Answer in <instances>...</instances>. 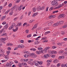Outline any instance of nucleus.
Here are the masks:
<instances>
[{
  "instance_id": "f257e3e1",
  "label": "nucleus",
  "mask_w": 67,
  "mask_h": 67,
  "mask_svg": "<svg viewBox=\"0 0 67 67\" xmlns=\"http://www.w3.org/2000/svg\"><path fill=\"white\" fill-rule=\"evenodd\" d=\"M52 5V6L55 7H56L58 4L57 2V1H52L51 3Z\"/></svg>"
},
{
  "instance_id": "f03ea898",
  "label": "nucleus",
  "mask_w": 67,
  "mask_h": 67,
  "mask_svg": "<svg viewBox=\"0 0 67 67\" xmlns=\"http://www.w3.org/2000/svg\"><path fill=\"white\" fill-rule=\"evenodd\" d=\"M30 57L32 58H35L37 57L36 54H35L34 53H30Z\"/></svg>"
},
{
  "instance_id": "7ed1b4c3",
  "label": "nucleus",
  "mask_w": 67,
  "mask_h": 67,
  "mask_svg": "<svg viewBox=\"0 0 67 67\" xmlns=\"http://www.w3.org/2000/svg\"><path fill=\"white\" fill-rule=\"evenodd\" d=\"M44 58L47 59V58H48V57H49L50 56H49V54H44Z\"/></svg>"
},
{
  "instance_id": "20e7f679",
  "label": "nucleus",
  "mask_w": 67,
  "mask_h": 67,
  "mask_svg": "<svg viewBox=\"0 0 67 67\" xmlns=\"http://www.w3.org/2000/svg\"><path fill=\"white\" fill-rule=\"evenodd\" d=\"M18 48H23L24 47V46L23 44H19L18 46Z\"/></svg>"
},
{
  "instance_id": "39448f33",
  "label": "nucleus",
  "mask_w": 67,
  "mask_h": 67,
  "mask_svg": "<svg viewBox=\"0 0 67 67\" xmlns=\"http://www.w3.org/2000/svg\"><path fill=\"white\" fill-rule=\"evenodd\" d=\"M43 52H44V51L41 50V51H40L39 52L38 51H36V53L37 54V55H40V53H43Z\"/></svg>"
},
{
  "instance_id": "423d86ee",
  "label": "nucleus",
  "mask_w": 67,
  "mask_h": 67,
  "mask_svg": "<svg viewBox=\"0 0 67 67\" xmlns=\"http://www.w3.org/2000/svg\"><path fill=\"white\" fill-rule=\"evenodd\" d=\"M17 7V6H16V5H14V6H13L11 9L12 11H13V10H14Z\"/></svg>"
},
{
  "instance_id": "0eeeda50",
  "label": "nucleus",
  "mask_w": 67,
  "mask_h": 67,
  "mask_svg": "<svg viewBox=\"0 0 67 67\" xmlns=\"http://www.w3.org/2000/svg\"><path fill=\"white\" fill-rule=\"evenodd\" d=\"M37 24H36L31 29L32 30H34V29H36V27H37Z\"/></svg>"
},
{
  "instance_id": "6e6552de",
  "label": "nucleus",
  "mask_w": 67,
  "mask_h": 67,
  "mask_svg": "<svg viewBox=\"0 0 67 67\" xmlns=\"http://www.w3.org/2000/svg\"><path fill=\"white\" fill-rule=\"evenodd\" d=\"M11 65L10 64V63L7 62V64H6V65L5 67H11Z\"/></svg>"
},
{
  "instance_id": "1a4fd4ad",
  "label": "nucleus",
  "mask_w": 67,
  "mask_h": 67,
  "mask_svg": "<svg viewBox=\"0 0 67 67\" xmlns=\"http://www.w3.org/2000/svg\"><path fill=\"white\" fill-rule=\"evenodd\" d=\"M65 14H62L59 15V16L60 18H63V17H65Z\"/></svg>"
},
{
  "instance_id": "9d476101",
  "label": "nucleus",
  "mask_w": 67,
  "mask_h": 67,
  "mask_svg": "<svg viewBox=\"0 0 67 67\" xmlns=\"http://www.w3.org/2000/svg\"><path fill=\"white\" fill-rule=\"evenodd\" d=\"M63 5V4H59L58 5V7H57L56 8L57 9H59V8H60L61 7H62V6Z\"/></svg>"
},
{
  "instance_id": "9b49d317",
  "label": "nucleus",
  "mask_w": 67,
  "mask_h": 67,
  "mask_svg": "<svg viewBox=\"0 0 67 67\" xmlns=\"http://www.w3.org/2000/svg\"><path fill=\"white\" fill-rule=\"evenodd\" d=\"M31 55V53H30L28 55L27 54H26L24 55V57H26V58H27L28 57V56H30V55Z\"/></svg>"
},
{
  "instance_id": "f8f14e48",
  "label": "nucleus",
  "mask_w": 67,
  "mask_h": 67,
  "mask_svg": "<svg viewBox=\"0 0 67 67\" xmlns=\"http://www.w3.org/2000/svg\"><path fill=\"white\" fill-rule=\"evenodd\" d=\"M22 7H23V5H21L20 7H19L18 8V9L19 11H21L22 9Z\"/></svg>"
},
{
  "instance_id": "ddd939ff",
  "label": "nucleus",
  "mask_w": 67,
  "mask_h": 67,
  "mask_svg": "<svg viewBox=\"0 0 67 67\" xmlns=\"http://www.w3.org/2000/svg\"><path fill=\"white\" fill-rule=\"evenodd\" d=\"M8 27V24H6L4 26V28L5 30L7 29Z\"/></svg>"
},
{
  "instance_id": "4468645a",
  "label": "nucleus",
  "mask_w": 67,
  "mask_h": 67,
  "mask_svg": "<svg viewBox=\"0 0 67 67\" xmlns=\"http://www.w3.org/2000/svg\"><path fill=\"white\" fill-rule=\"evenodd\" d=\"M59 62V61L57 59H56L53 62V63H57Z\"/></svg>"
},
{
  "instance_id": "2eb2a0df",
  "label": "nucleus",
  "mask_w": 67,
  "mask_h": 67,
  "mask_svg": "<svg viewBox=\"0 0 67 67\" xmlns=\"http://www.w3.org/2000/svg\"><path fill=\"white\" fill-rule=\"evenodd\" d=\"M58 24V22L57 23L53 24V26H54V27H55V26H57Z\"/></svg>"
},
{
  "instance_id": "dca6fc26",
  "label": "nucleus",
  "mask_w": 67,
  "mask_h": 67,
  "mask_svg": "<svg viewBox=\"0 0 67 67\" xmlns=\"http://www.w3.org/2000/svg\"><path fill=\"white\" fill-rule=\"evenodd\" d=\"M53 23L54 22L53 21H52L50 23H49L48 24V26H51L52 24H53Z\"/></svg>"
},
{
  "instance_id": "f3484780",
  "label": "nucleus",
  "mask_w": 67,
  "mask_h": 67,
  "mask_svg": "<svg viewBox=\"0 0 67 67\" xmlns=\"http://www.w3.org/2000/svg\"><path fill=\"white\" fill-rule=\"evenodd\" d=\"M52 54H57V52L55 51H51Z\"/></svg>"
},
{
  "instance_id": "a211bd4d",
  "label": "nucleus",
  "mask_w": 67,
  "mask_h": 67,
  "mask_svg": "<svg viewBox=\"0 0 67 67\" xmlns=\"http://www.w3.org/2000/svg\"><path fill=\"white\" fill-rule=\"evenodd\" d=\"M0 52L2 54H4V51L2 49H0Z\"/></svg>"
},
{
  "instance_id": "6ab92c4d",
  "label": "nucleus",
  "mask_w": 67,
  "mask_h": 67,
  "mask_svg": "<svg viewBox=\"0 0 67 67\" xmlns=\"http://www.w3.org/2000/svg\"><path fill=\"white\" fill-rule=\"evenodd\" d=\"M58 24H63V23H64V21H58Z\"/></svg>"
},
{
  "instance_id": "aec40b11",
  "label": "nucleus",
  "mask_w": 67,
  "mask_h": 67,
  "mask_svg": "<svg viewBox=\"0 0 67 67\" xmlns=\"http://www.w3.org/2000/svg\"><path fill=\"white\" fill-rule=\"evenodd\" d=\"M49 48H50V47H47L45 48L44 49V51H47L48 50V49H49Z\"/></svg>"
},
{
  "instance_id": "412c9836",
  "label": "nucleus",
  "mask_w": 67,
  "mask_h": 67,
  "mask_svg": "<svg viewBox=\"0 0 67 67\" xmlns=\"http://www.w3.org/2000/svg\"><path fill=\"white\" fill-rule=\"evenodd\" d=\"M22 24V23H18L17 24V25H16V26H21Z\"/></svg>"
},
{
  "instance_id": "4be33fe9",
  "label": "nucleus",
  "mask_w": 67,
  "mask_h": 67,
  "mask_svg": "<svg viewBox=\"0 0 67 67\" xmlns=\"http://www.w3.org/2000/svg\"><path fill=\"white\" fill-rule=\"evenodd\" d=\"M6 38H1V41H5L6 40Z\"/></svg>"
},
{
  "instance_id": "5701e85b",
  "label": "nucleus",
  "mask_w": 67,
  "mask_h": 67,
  "mask_svg": "<svg viewBox=\"0 0 67 67\" xmlns=\"http://www.w3.org/2000/svg\"><path fill=\"white\" fill-rule=\"evenodd\" d=\"M57 45L59 46H62L63 45V43H59L57 44Z\"/></svg>"
},
{
  "instance_id": "b1692460",
  "label": "nucleus",
  "mask_w": 67,
  "mask_h": 67,
  "mask_svg": "<svg viewBox=\"0 0 67 67\" xmlns=\"http://www.w3.org/2000/svg\"><path fill=\"white\" fill-rule=\"evenodd\" d=\"M7 35V33H3L1 35V36H6Z\"/></svg>"
},
{
  "instance_id": "393cba45",
  "label": "nucleus",
  "mask_w": 67,
  "mask_h": 67,
  "mask_svg": "<svg viewBox=\"0 0 67 67\" xmlns=\"http://www.w3.org/2000/svg\"><path fill=\"white\" fill-rule=\"evenodd\" d=\"M35 43V45H37V44H39V43H40V42L36 41Z\"/></svg>"
},
{
  "instance_id": "a878e982",
  "label": "nucleus",
  "mask_w": 67,
  "mask_h": 67,
  "mask_svg": "<svg viewBox=\"0 0 67 67\" xmlns=\"http://www.w3.org/2000/svg\"><path fill=\"white\" fill-rule=\"evenodd\" d=\"M63 55L64 56H67V52H65L63 54Z\"/></svg>"
},
{
  "instance_id": "bb28decb",
  "label": "nucleus",
  "mask_w": 67,
  "mask_h": 67,
  "mask_svg": "<svg viewBox=\"0 0 67 67\" xmlns=\"http://www.w3.org/2000/svg\"><path fill=\"white\" fill-rule=\"evenodd\" d=\"M21 64L23 66H27V64L26 63H22Z\"/></svg>"
},
{
  "instance_id": "cd10ccee",
  "label": "nucleus",
  "mask_w": 67,
  "mask_h": 67,
  "mask_svg": "<svg viewBox=\"0 0 67 67\" xmlns=\"http://www.w3.org/2000/svg\"><path fill=\"white\" fill-rule=\"evenodd\" d=\"M30 50L31 51H35L36 49H35L34 48H32L30 49Z\"/></svg>"
},
{
  "instance_id": "c85d7f7f",
  "label": "nucleus",
  "mask_w": 67,
  "mask_h": 67,
  "mask_svg": "<svg viewBox=\"0 0 67 67\" xmlns=\"http://www.w3.org/2000/svg\"><path fill=\"white\" fill-rule=\"evenodd\" d=\"M65 58V57L64 56H59V58L61 59H64Z\"/></svg>"
},
{
  "instance_id": "c756f323",
  "label": "nucleus",
  "mask_w": 67,
  "mask_h": 67,
  "mask_svg": "<svg viewBox=\"0 0 67 67\" xmlns=\"http://www.w3.org/2000/svg\"><path fill=\"white\" fill-rule=\"evenodd\" d=\"M52 60L50 59L49 60H48L47 61V63H50L51 62H52Z\"/></svg>"
},
{
  "instance_id": "7c9ffc66",
  "label": "nucleus",
  "mask_w": 67,
  "mask_h": 67,
  "mask_svg": "<svg viewBox=\"0 0 67 67\" xmlns=\"http://www.w3.org/2000/svg\"><path fill=\"white\" fill-rule=\"evenodd\" d=\"M5 58L7 60H8V59H9V56L8 55H6L5 57Z\"/></svg>"
},
{
  "instance_id": "2f4dec72",
  "label": "nucleus",
  "mask_w": 67,
  "mask_h": 67,
  "mask_svg": "<svg viewBox=\"0 0 67 67\" xmlns=\"http://www.w3.org/2000/svg\"><path fill=\"white\" fill-rule=\"evenodd\" d=\"M47 38L46 37H44L42 38L41 40H46Z\"/></svg>"
},
{
  "instance_id": "473e14b6",
  "label": "nucleus",
  "mask_w": 67,
  "mask_h": 67,
  "mask_svg": "<svg viewBox=\"0 0 67 67\" xmlns=\"http://www.w3.org/2000/svg\"><path fill=\"white\" fill-rule=\"evenodd\" d=\"M51 65V63H48L46 65V66L47 67H49Z\"/></svg>"
},
{
  "instance_id": "72a5a7b5",
  "label": "nucleus",
  "mask_w": 67,
  "mask_h": 67,
  "mask_svg": "<svg viewBox=\"0 0 67 67\" xmlns=\"http://www.w3.org/2000/svg\"><path fill=\"white\" fill-rule=\"evenodd\" d=\"M22 65L21 63H19L18 64V66L19 67H22Z\"/></svg>"
},
{
  "instance_id": "f704fd0d",
  "label": "nucleus",
  "mask_w": 67,
  "mask_h": 67,
  "mask_svg": "<svg viewBox=\"0 0 67 67\" xmlns=\"http://www.w3.org/2000/svg\"><path fill=\"white\" fill-rule=\"evenodd\" d=\"M13 28L11 26L10 27L8 28V30H12V29Z\"/></svg>"
},
{
  "instance_id": "c9c22d12",
  "label": "nucleus",
  "mask_w": 67,
  "mask_h": 67,
  "mask_svg": "<svg viewBox=\"0 0 67 67\" xmlns=\"http://www.w3.org/2000/svg\"><path fill=\"white\" fill-rule=\"evenodd\" d=\"M36 61L35 60L34 62H32V65H33V64H35V63H36Z\"/></svg>"
},
{
  "instance_id": "e433bc0d",
  "label": "nucleus",
  "mask_w": 67,
  "mask_h": 67,
  "mask_svg": "<svg viewBox=\"0 0 67 67\" xmlns=\"http://www.w3.org/2000/svg\"><path fill=\"white\" fill-rule=\"evenodd\" d=\"M58 12V10L54 11L53 12V13H57Z\"/></svg>"
},
{
  "instance_id": "4c0bfd02",
  "label": "nucleus",
  "mask_w": 67,
  "mask_h": 67,
  "mask_svg": "<svg viewBox=\"0 0 67 67\" xmlns=\"http://www.w3.org/2000/svg\"><path fill=\"white\" fill-rule=\"evenodd\" d=\"M10 51H8L7 52V55H9V54L10 53Z\"/></svg>"
},
{
  "instance_id": "58836bf2",
  "label": "nucleus",
  "mask_w": 67,
  "mask_h": 67,
  "mask_svg": "<svg viewBox=\"0 0 67 67\" xmlns=\"http://www.w3.org/2000/svg\"><path fill=\"white\" fill-rule=\"evenodd\" d=\"M45 9V7H43L41 8V10H44Z\"/></svg>"
},
{
  "instance_id": "ea45409f",
  "label": "nucleus",
  "mask_w": 67,
  "mask_h": 67,
  "mask_svg": "<svg viewBox=\"0 0 67 67\" xmlns=\"http://www.w3.org/2000/svg\"><path fill=\"white\" fill-rule=\"evenodd\" d=\"M31 36H32V35H31V34H30L27 36V37H28V38L31 37Z\"/></svg>"
},
{
  "instance_id": "a19ab883",
  "label": "nucleus",
  "mask_w": 67,
  "mask_h": 67,
  "mask_svg": "<svg viewBox=\"0 0 67 67\" xmlns=\"http://www.w3.org/2000/svg\"><path fill=\"white\" fill-rule=\"evenodd\" d=\"M54 9V7H50L49 9V11H51V10H53Z\"/></svg>"
},
{
  "instance_id": "79ce46f5",
  "label": "nucleus",
  "mask_w": 67,
  "mask_h": 67,
  "mask_svg": "<svg viewBox=\"0 0 67 67\" xmlns=\"http://www.w3.org/2000/svg\"><path fill=\"white\" fill-rule=\"evenodd\" d=\"M27 23H24V24L23 25V26H25L26 25H27Z\"/></svg>"
},
{
  "instance_id": "37998d69",
  "label": "nucleus",
  "mask_w": 67,
  "mask_h": 67,
  "mask_svg": "<svg viewBox=\"0 0 67 67\" xmlns=\"http://www.w3.org/2000/svg\"><path fill=\"white\" fill-rule=\"evenodd\" d=\"M28 60L29 59H24V60L25 62H27Z\"/></svg>"
},
{
  "instance_id": "c03bdc74",
  "label": "nucleus",
  "mask_w": 67,
  "mask_h": 67,
  "mask_svg": "<svg viewBox=\"0 0 67 67\" xmlns=\"http://www.w3.org/2000/svg\"><path fill=\"white\" fill-rule=\"evenodd\" d=\"M15 25V24L14 23H13L12 24V25L11 26L13 28V27Z\"/></svg>"
},
{
  "instance_id": "a18cd8bd",
  "label": "nucleus",
  "mask_w": 67,
  "mask_h": 67,
  "mask_svg": "<svg viewBox=\"0 0 67 67\" xmlns=\"http://www.w3.org/2000/svg\"><path fill=\"white\" fill-rule=\"evenodd\" d=\"M61 33L63 35H64V34H65V32L62 31L61 32Z\"/></svg>"
},
{
  "instance_id": "49530a36",
  "label": "nucleus",
  "mask_w": 67,
  "mask_h": 67,
  "mask_svg": "<svg viewBox=\"0 0 67 67\" xmlns=\"http://www.w3.org/2000/svg\"><path fill=\"white\" fill-rule=\"evenodd\" d=\"M57 34V32H56L55 34H53L52 35L53 36H56Z\"/></svg>"
},
{
  "instance_id": "de8ad7c7",
  "label": "nucleus",
  "mask_w": 67,
  "mask_h": 67,
  "mask_svg": "<svg viewBox=\"0 0 67 67\" xmlns=\"http://www.w3.org/2000/svg\"><path fill=\"white\" fill-rule=\"evenodd\" d=\"M9 11H10V10H8V11H7L6 12H5V14H8V12H9Z\"/></svg>"
},
{
  "instance_id": "09e8293b",
  "label": "nucleus",
  "mask_w": 67,
  "mask_h": 67,
  "mask_svg": "<svg viewBox=\"0 0 67 67\" xmlns=\"http://www.w3.org/2000/svg\"><path fill=\"white\" fill-rule=\"evenodd\" d=\"M23 15H22L20 18V20H22V19H23Z\"/></svg>"
},
{
  "instance_id": "8fccbe9b",
  "label": "nucleus",
  "mask_w": 67,
  "mask_h": 67,
  "mask_svg": "<svg viewBox=\"0 0 67 67\" xmlns=\"http://www.w3.org/2000/svg\"><path fill=\"white\" fill-rule=\"evenodd\" d=\"M15 27L16 28V29H15V30H16V31H18V26H16V25L15 26Z\"/></svg>"
},
{
  "instance_id": "3c124183",
  "label": "nucleus",
  "mask_w": 67,
  "mask_h": 67,
  "mask_svg": "<svg viewBox=\"0 0 67 67\" xmlns=\"http://www.w3.org/2000/svg\"><path fill=\"white\" fill-rule=\"evenodd\" d=\"M43 49V48L42 47H39L38 48V50H42Z\"/></svg>"
},
{
  "instance_id": "603ef678",
  "label": "nucleus",
  "mask_w": 67,
  "mask_h": 67,
  "mask_svg": "<svg viewBox=\"0 0 67 67\" xmlns=\"http://www.w3.org/2000/svg\"><path fill=\"white\" fill-rule=\"evenodd\" d=\"M38 9L39 10H41V7L40 6H39L38 8Z\"/></svg>"
},
{
  "instance_id": "864d4df0",
  "label": "nucleus",
  "mask_w": 67,
  "mask_h": 67,
  "mask_svg": "<svg viewBox=\"0 0 67 67\" xmlns=\"http://www.w3.org/2000/svg\"><path fill=\"white\" fill-rule=\"evenodd\" d=\"M33 11L34 12H35L36 11V8H34L33 9Z\"/></svg>"
},
{
  "instance_id": "5fc2aeb1",
  "label": "nucleus",
  "mask_w": 67,
  "mask_h": 67,
  "mask_svg": "<svg viewBox=\"0 0 67 67\" xmlns=\"http://www.w3.org/2000/svg\"><path fill=\"white\" fill-rule=\"evenodd\" d=\"M5 19V16H3L1 18V20H3Z\"/></svg>"
},
{
  "instance_id": "6e6d98bb",
  "label": "nucleus",
  "mask_w": 67,
  "mask_h": 67,
  "mask_svg": "<svg viewBox=\"0 0 67 67\" xmlns=\"http://www.w3.org/2000/svg\"><path fill=\"white\" fill-rule=\"evenodd\" d=\"M60 66V63H59L57 64V67H59Z\"/></svg>"
},
{
  "instance_id": "4d7b16f0",
  "label": "nucleus",
  "mask_w": 67,
  "mask_h": 67,
  "mask_svg": "<svg viewBox=\"0 0 67 67\" xmlns=\"http://www.w3.org/2000/svg\"><path fill=\"white\" fill-rule=\"evenodd\" d=\"M13 14V11L9 13V15H12Z\"/></svg>"
},
{
  "instance_id": "13d9d810",
  "label": "nucleus",
  "mask_w": 67,
  "mask_h": 67,
  "mask_svg": "<svg viewBox=\"0 0 67 67\" xmlns=\"http://www.w3.org/2000/svg\"><path fill=\"white\" fill-rule=\"evenodd\" d=\"M20 0H17L16 1V3H18V2H19L20 1Z\"/></svg>"
},
{
  "instance_id": "bf43d9fd",
  "label": "nucleus",
  "mask_w": 67,
  "mask_h": 67,
  "mask_svg": "<svg viewBox=\"0 0 67 67\" xmlns=\"http://www.w3.org/2000/svg\"><path fill=\"white\" fill-rule=\"evenodd\" d=\"M64 52L63 51H59V53H63Z\"/></svg>"
},
{
  "instance_id": "052dcab7",
  "label": "nucleus",
  "mask_w": 67,
  "mask_h": 67,
  "mask_svg": "<svg viewBox=\"0 0 67 67\" xmlns=\"http://www.w3.org/2000/svg\"><path fill=\"white\" fill-rule=\"evenodd\" d=\"M61 67H66V66H65V64H63V65H62Z\"/></svg>"
},
{
  "instance_id": "680f3d73",
  "label": "nucleus",
  "mask_w": 67,
  "mask_h": 67,
  "mask_svg": "<svg viewBox=\"0 0 67 67\" xmlns=\"http://www.w3.org/2000/svg\"><path fill=\"white\" fill-rule=\"evenodd\" d=\"M12 6V4L10 3L8 4V7H11Z\"/></svg>"
},
{
  "instance_id": "e2e57ef3",
  "label": "nucleus",
  "mask_w": 67,
  "mask_h": 67,
  "mask_svg": "<svg viewBox=\"0 0 67 67\" xmlns=\"http://www.w3.org/2000/svg\"><path fill=\"white\" fill-rule=\"evenodd\" d=\"M19 48V47H18H18H16L14 49V50L15 51V50H16V49H18V48Z\"/></svg>"
},
{
  "instance_id": "0e129e2a",
  "label": "nucleus",
  "mask_w": 67,
  "mask_h": 67,
  "mask_svg": "<svg viewBox=\"0 0 67 67\" xmlns=\"http://www.w3.org/2000/svg\"><path fill=\"white\" fill-rule=\"evenodd\" d=\"M57 47L55 46H54L52 47V48H53V49H54L55 48H56Z\"/></svg>"
},
{
  "instance_id": "69168bd1",
  "label": "nucleus",
  "mask_w": 67,
  "mask_h": 67,
  "mask_svg": "<svg viewBox=\"0 0 67 67\" xmlns=\"http://www.w3.org/2000/svg\"><path fill=\"white\" fill-rule=\"evenodd\" d=\"M7 60H3L2 61H1V62H2V63H4V62H5Z\"/></svg>"
},
{
  "instance_id": "338daca9",
  "label": "nucleus",
  "mask_w": 67,
  "mask_h": 67,
  "mask_svg": "<svg viewBox=\"0 0 67 67\" xmlns=\"http://www.w3.org/2000/svg\"><path fill=\"white\" fill-rule=\"evenodd\" d=\"M17 19H18V17H16V18H15L14 19V21H16V20H17Z\"/></svg>"
},
{
  "instance_id": "774afa93",
  "label": "nucleus",
  "mask_w": 67,
  "mask_h": 67,
  "mask_svg": "<svg viewBox=\"0 0 67 67\" xmlns=\"http://www.w3.org/2000/svg\"><path fill=\"white\" fill-rule=\"evenodd\" d=\"M25 32L26 33H29V30H26Z\"/></svg>"
}]
</instances>
